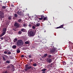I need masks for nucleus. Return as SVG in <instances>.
<instances>
[{
  "label": "nucleus",
  "instance_id": "a18cd8bd",
  "mask_svg": "<svg viewBox=\"0 0 73 73\" xmlns=\"http://www.w3.org/2000/svg\"><path fill=\"white\" fill-rule=\"evenodd\" d=\"M11 6L12 7H14V5H12V4L11 5Z\"/></svg>",
  "mask_w": 73,
  "mask_h": 73
},
{
  "label": "nucleus",
  "instance_id": "c756f323",
  "mask_svg": "<svg viewBox=\"0 0 73 73\" xmlns=\"http://www.w3.org/2000/svg\"><path fill=\"white\" fill-rule=\"evenodd\" d=\"M7 54H11V52H7Z\"/></svg>",
  "mask_w": 73,
  "mask_h": 73
},
{
  "label": "nucleus",
  "instance_id": "e433bc0d",
  "mask_svg": "<svg viewBox=\"0 0 73 73\" xmlns=\"http://www.w3.org/2000/svg\"><path fill=\"white\" fill-rule=\"evenodd\" d=\"M38 19L39 20H42V18H39Z\"/></svg>",
  "mask_w": 73,
  "mask_h": 73
},
{
  "label": "nucleus",
  "instance_id": "aec40b11",
  "mask_svg": "<svg viewBox=\"0 0 73 73\" xmlns=\"http://www.w3.org/2000/svg\"><path fill=\"white\" fill-rule=\"evenodd\" d=\"M47 20V17H45L43 18V20L44 21H45V20Z\"/></svg>",
  "mask_w": 73,
  "mask_h": 73
},
{
  "label": "nucleus",
  "instance_id": "37998d69",
  "mask_svg": "<svg viewBox=\"0 0 73 73\" xmlns=\"http://www.w3.org/2000/svg\"><path fill=\"white\" fill-rule=\"evenodd\" d=\"M25 70V71H27V70H28L27 69V68H26Z\"/></svg>",
  "mask_w": 73,
  "mask_h": 73
},
{
  "label": "nucleus",
  "instance_id": "72a5a7b5",
  "mask_svg": "<svg viewBox=\"0 0 73 73\" xmlns=\"http://www.w3.org/2000/svg\"><path fill=\"white\" fill-rule=\"evenodd\" d=\"M48 57L50 58V57H52V55H50V54H49L48 56Z\"/></svg>",
  "mask_w": 73,
  "mask_h": 73
},
{
  "label": "nucleus",
  "instance_id": "dca6fc26",
  "mask_svg": "<svg viewBox=\"0 0 73 73\" xmlns=\"http://www.w3.org/2000/svg\"><path fill=\"white\" fill-rule=\"evenodd\" d=\"M22 34V32L21 31H19L18 33V34L19 35H21Z\"/></svg>",
  "mask_w": 73,
  "mask_h": 73
},
{
  "label": "nucleus",
  "instance_id": "c03bdc74",
  "mask_svg": "<svg viewBox=\"0 0 73 73\" xmlns=\"http://www.w3.org/2000/svg\"><path fill=\"white\" fill-rule=\"evenodd\" d=\"M29 58H31V55H29Z\"/></svg>",
  "mask_w": 73,
  "mask_h": 73
},
{
  "label": "nucleus",
  "instance_id": "393cba45",
  "mask_svg": "<svg viewBox=\"0 0 73 73\" xmlns=\"http://www.w3.org/2000/svg\"><path fill=\"white\" fill-rule=\"evenodd\" d=\"M40 17L42 18V19L44 18V16L43 15H41L40 16Z\"/></svg>",
  "mask_w": 73,
  "mask_h": 73
},
{
  "label": "nucleus",
  "instance_id": "ddd939ff",
  "mask_svg": "<svg viewBox=\"0 0 73 73\" xmlns=\"http://www.w3.org/2000/svg\"><path fill=\"white\" fill-rule=\"evenodd\" d=\"M18 21L19 23H20V22H23V20L21 19H19L18 20Z\"/></svg>",
  "mask_w": 73,
  "mask_h": 73
},
{
  "label": "nucleus",
  "instance_id": "9d476101",
  "mask_svg": "<svg viewBox=\"0 0 73 73\" xmlns=\"http://www.w3.org/2000/svg\"><path fill=\"white\" fill-rule=\"evenodd\" d=\"M13 64H10L9 66H8L7 67V68H11L12 67H13Z\"/></svg>",
  "mask_w": 73,
  "mask_h": 73
},
{
  "label": "nucleus",
  "instance_id": "2eb2a0df",
  "mask_svg": "<svg viewBox=\"0 0 73 73\" xmlns=\"http://www.w3.org/2000/svg\"><path fill=\"white\" fill-rule=\"evenodd\" d=\"M17 41V39L16 38H15L14 39L13 42H16Z\"/></svg>",
  "mask_w": 73,
  "mask_h": 73
},
{
  "label": "nucleus",
  "instance_id": "4c0bfd02",
  "mask_svg": "<svg viewBox=\"0 0 73 73\" xmlns=\"http://www.w3.org/2000/svg\"><path fill=\"white\" fill-rule=\"evenodd\" d=\"M28 26L29 27H30V28H31V24H29Z\"/></svg>",
  "mask_w": 73,
  "mask_h": 73
},
{
  "label": "nucleus",
  "instance_id": "6ab92c4d",
  "mask_svg": "<svg viewBox=\"0 0 73 73\" xmlns=\"http://www.w3.org/2000/svg\"><path fill=\"white\" fill-rule=\"evenodd\" d=\"M64 27V25H61V26L59 27V28H63Z\"/></svg>",
  "mask_w": 73,
  "mask_h": 73
},
{
  "label": "nucleus",
  "instance_id": "0eeeda50",
  "mask_svg": "<svg viewBox=\"0 0 73 73\" xmlns=\"http://www.w3.org/2000/svg\"><path fill=\"white\" fill-rule=\"evenodd\" d=\"M52 59L49 58H47V62H48L49 64L51 63V62H52Z\"/></svg>",
  "mask_w": 73,
  "mask_h": 73
},
{
  "label": "nucleus",
  "instance_id": "b1692460",
  "mask_svg": "<svg viewBox=\"0 0 73 73\" xmlns=\"http://www.w3.org/2000/svg\"><path fill=\"white\" fill-rule=\"evenodd\" d=\"M66 62H65V61H64L63 62V65H66Z\"/></svg>",
  "mask_w": 73,
  "mask_h": 73
},
{
  "label": "nucleus",
  "instance_id": "3c124183",
  "mask_svg": "<svg viewBox=\"0 0 73 73\" xmlns=\"http://www.w3.org/2000/svg\"><path fill=\"white\" fill-rule=\"evenodd\" d=\"M44 32H45V33L46 32V31H44Z\"/></svg>",
  "mask_w": 73,
  "mask_h": 73
},
{
  "label": "nucleus",
  "instance_id": "4d7b16f0",
  "mask_svg": "<svg viewBox=\"0 0 73 73\" xmlns=\"http://www.w3.org/2000/svg\"><path fill=\"white\" fill-rule=\"evenodd\" d=\"M33 68H32V69H33Z\"/></svg>",
  "mask_w": 73,
  "mask_h": 73
},
{
  "label": "nucleus",
  "instance_id": "6e6d98bb",
  "mask_svg": "<svg viewBox=\"0 0 73 73\" xmlns=\"http://www.w3.org/2000/svg\"><path fill=\"white\" fill-rule=\"evenodd\" d=\"M39 39H40V40H41V39H40V38Z\"/></svg>",
  "mask_w": 73,
  "mask_h": 73
},
{
  "label": "nucleus",
  "instance_id": "7ed1b4c3",
  "mask_svg": "<svg viewBox=\"0 0 73 73\" xmlns=\"http://www.w3.org/2000/svg\"><path fill=\"white\" fill-rule=\"evenodd\" d=\"M4 18V15L3 12L2 11H0V18L1 19L3 18Z\"/></svg>",
  "mask_w": 73,
  "mask_h": 73
},
{
  "label": "nucleus",
  "instance_id": "cd10ccee",
  "mask_svg": "<svg viewBox=\"0 0 73 73\" xmlns=\"http://www.w3.org/2000/svg\"><path fill=\"white\" fill-rule=\"evenodd\" d=\"M25 44H28L29 42L28 41H26L25 42Z\"/></svg>",
  "mask_w": 73,
  "mask_h": 73
},
{
  "label": "nucleus",
  "instance_id": "423d86ee",
  "mask_svg": "<svg viewBox=\"0 0 73 73\" xmlns=\"http://www.w3.org/2000/svg\"><path fill=\"white\" fill-rule=\"evenodd\" d=\"M29 66V65L27 64L25 65V68H26V69H27L28 70V69H30L32 68V66Z\"/></svg>",
  "mask_w": 73,
  "mask_h": 73
},
{
  "label": "nucleus",
  "instance_id": "6e6552de",
  "mask_svg": "<svg viewBox=\"0 0 73 73\" xmlns=\"http://www.w3.org/2000/svg\"><path fill=\"white\" fill-rule=\"evenodd\" d=\"M14 25L15 27H16V28H19V24L17 23H15Z\"/></svg>",
  "mask_w": 73,
  "mask_h": 73
},
{
  "label": "nucleus",
  "instance_id": "79ce46f5",
  "mask_svg": "<svg viewBox=\"0 0 73 73\" xmlns=\"http://www.w3.org/2000/svg\"><path fill=\"white\" fill-rule=\"evenodd\" d=\"M25 26H26V25H25V24H24L23 25V27H25Z\"/></svg>",
  "mask_w": 73,
  "mask_h": 73
},
{
  "label": "nucleus",
  "instance_id": "5fc2aeb1",
  "mask_svg": "<svg viewBox=\"0 0 73 73\" xmlns=\"http://www.w3.org/2000/svg\"><path fill=\"white\" fill-rule=\"evenodd\" d=\"M40 42H41V40L40 41Z\"/></svg>",
  "mask_w": 73,
  "mask_h": 73
},
{
  "label": "nucleus",
  "instance_id": "ea45409f",
  "mask_svg": "<svg viewBox=\"0 0 73 73\" xmlns=\"http://www.w3.org/2000/svg\"><path fill=\"white\" fill-rule=\"evenodd\" d=\"M4 54H7V51H5L4 52Z\"/></svg>",
  "mask_w": 73,
  "mask_h": 73
},
{
  "label": "nucleus",
  "instance_id": "09e8293b",
  "mask_svg": "<svg viewBox=\"0 0 73 73\" xmlns=\"http://www.w3.org/2000/svg\"><path fill=\"white\" fill-rule=\"evenodd\" d=\"M13 30H14L15 31H16V30H15V29H13Z\"/></svg>",
  "mask_w": 73,
  "mask_h": 73
},
{
  "label": "nucleus",
  "instance_id": "9b49d317",
  "mask_svg": "<svg viewBox=\"0 0 73 73\" xmlns=\"http://www.w3.org/2000/svg\"><path fill=\"white\" fill-rule=\"evenodd\" d=\"M41 70L42 72H42V73H46L45 72V71L46 70V69L44 68L43 69H42Z\"/></svg>",
  "mask_w": 73,
  "mask_h": 73
},
{
  "label": "nucleus",
  "instance_id": "4be33fe9",
  "mask_svg": "<svg viewBox=\"0 0 73 73\" xmlns=\"http://www.w3.org/2000/svg\"><path fill=\"white\" fill-rule=\"evenodd\" d=\"M2 57H3V60H4L5 61H6V59L5 58V57H4V56H3Z\"/></svg>",
  "mask_w": 73,
  "mask_h": 73
},
{
  "label": "nucleus",
  "instance_id": "4468645a",
  "mask_svg": "<svg viewBox=\"0 0 73 73\" xmlns=\"http://www.w3.org/2000/svg\"><path fill=\"white\" fill-rule=\"evenodd\" d=\"M16 45H14L12 46V48L13 49H16Z\"/></svg>",
  "mask_w": 73,
  "mask_h": 73
},
{
  "label": "nucleus",
  "instance_id": "5701e85b",
  "mask_svg": "<svg viewBox=\"0 0 73 73\" xmlns=\"http://www.w3.org/2000/svg\"><path fill=\"white\" fill-rule=\"evenodd\" d=\"M14 16L15 17L17 18V16H18V15H17V14H14Z\"/></svg>",
  "mask_w": 73,
  "mask_h": 73
},
{
  "label": "nucleus",
  "instance_id": "2f4dec72",
  "mask_svg": "<svg viewBox=\"0 0 73 73\" xmlns=\"http://www.w3.org/2000/svg\"><path fill=\"white\" fill-rule=\"evenodd\" d=\"M21 58H24V55H22L21 56Z\"/></svg>",
  "mask_w": 73,
  "mask_h": 73
},
{
  "label": "nucleus",
  "instance_id": "603ef678",
  "mask_svg": "<svg viewBox=\"0 0 73 73\" xmlns=\"http://www.w3.org/2000/svg\"><path fill=\"white\" fill-rule=\"evenodd\" d=\"M0 2H2V1H0Z\"/></svg>",
  "mask_w": 73,
  "mask_h": 73
},
{
  "label": "nucleus",
  "instance_id": "864d4df0",
  "mask_svg": "<svg viewBox=\"0 0 73 73\" xmlns=\"http://www.w3.org/2000/svg\"><path fill=\"white\" fill-rule=\"evenodd\" d=\"M50 67H52V65Z\"/></svg>",
  "mask_w": 73,
  "mask_h": 73
},
{
  "label": "nucleus",
  "instance_id": "7c9ffc66",
  "mask_svg": "<svg viewBox=\"0 0 73 73\" xmlns=\"http://www.w3.org/2000/svg\"><path fill=\"white\" fill-rule=\"evenodd\" d=\"M6 63H8V64H9V63L10 62V61H9V60H7L6 61Z\"/></svg>",
  "mask_w": 73,
  "mask_h": 73
},
{
  "label": "nucleus",
  "instance_id": "a878e982",
  "mask_svg": "<svg viewBox=\"0 0 73 73\" xmlns=\"http://www.w3.org/2000/svg\"><path fill=\"white\" fill-rule=\"evenodd\" d=\"M4 57L5 58H8V56L5 55H4Z\"/></svg>",
  "mask_w": 73,
  "mask_h": 73
},
{
  "label": "nucleus",
  "instance_id": "a211bd4d",
  "mask_svg": "<svg viewBox=\"0 0 73 73\" xmlns=\"http://www.w3.org/2000/svg\"><path fill=\"white\" fill-rule=\"evenodd\" d=\"M7 8V6H3L2 7V8L3 9H5Z\"/></svg>",
  "mask_w": 73,
  "mask_h": 73
},
{
  "label": "nucleus",
  "instance_id": "58836bf2",
  "mask_svg": "<svg viewBox=\"0 0 73 73\" xmlns=\"http://www.w3.org/2000/svg\"><path fill=\"white\" fill-rule=\"evenodd\" d=\"M1 40H4V37H1L0 38Z\"/></svg>",
  "mask_w": 73,
  "mask_h": 73
},
{
  "label": "nucleus",
  "instance_id": "f257e3e1",
  "mask_svg": "<svg viewBox=\"0 0 73 73\" xmlns=\"http://www.w3.org/2000/svg\"><path fill=\"white\" fill-rule=\"evenodd\" d=\"M17 45L18 46H20V45H23V44L24 43L23 42V40H18V41L17 42Z\"/></svg>",
  "mask_w": 73,
  "mask_h": 73
},
{
  "label": "nucleus",
  "instance_id": "473e14b6",
  "mask_svg": "<svg viewBox=\"0 0 73 73\" xmlns=\"http://www.w3.org/2000/svg\"><path fill=\"white\" fill-rule=\"evenodd\" d=\"M8 19L9 20H11V17H8Z\"/></svg>",
  "mask_w": 73,
  "mask_h": 73
},
{
  "label": "nucleus",
  "instance_id": "f03ea898",
  "mask_svg": "<svg viewBox=\"0 0 73 73\" xmlns=\"http://www.w3.org/2000/svg\"><path fill=\"white\" fill-rule=\"evenodd\" d=\"M6 31H7V29L6 28H4L3 29V33L1 35H0V37H2V36H4V35L5 34V32H6Z\"/></svg>",
  "mask_w": 73,
  "mask_h": 73
},
{
  "label": "nucleus",
  "instance_id": "39448f33",
  "mask_svg": "<svg viewBox=\"0 0 73 73\" xmlns=\"http://www.w3.org/2000/svg\"><path fill=\"white\" fill-rule=\"evenodd\" d=\"M30 36H34L35 35V33L32 31H31L29 33Z\"/></svg>",
  "mask_w": 73,
  "mask_h": 73
},
{
  "label": "nucleus",
  "instance_id": "f8f14e48",
  "mask_svg": "<svg viewBox=\"0 0 73 73\" xmlns=\"http://www.w3.org/2000/svg\"><path fill=\"white\" fill-rule=\"evenodd\" d=\"M21 31L23 32H25L26 31V30L22 28L21 29Z\"/></svg>",
  "mask_w": 73,
  "mask_h": 73
},
{
  "label": "nucleus",
  "instance_id": "20e7f679",
  "mask_svg": "<svg viewBox=\"0 0 73 73\" xmlns=\"http://www.w3.org/2000/svg\"><path fill=\"white\" fill-rule=\"evenodd\" d=\"M17 13L19 16H24V14L20 10L18 11L17 12Z\"/></svg>",
  "mask_w": 73,
  "mask_h": 73
},
{
  "label": "nucleus",
  "instance_id": "1a4fd4ad",
  "mask_svg": "<svg viewBox=\"0 0 73 73\" xmlns=\"http://www.w3.org/2000/svg\"><path fill=\"white\" fill-rule=\"evenodd\" d=\"M55 50L56 48H53L52 50L51 51V53H55Z\"/></svg>",
  "mask_w": 73,
  "mask_h": 73
},
{
  "label": "nucleus",
  "instance_id": "13d9d810",
  "mask_svg": "<svg viewBox=\"0 0 73 73\" xmlns=\"http://www.w3.org/2000/svg\"><path fill=\"white\" fill-rule=\"evenodd\" d=\"M38 37H39V38H40V37L39 36H38Z\"/></svg>",
  "mask_w": 73,
  "mask_h": 73
},
{
  "label": "nucleus",
  "instance_id": "c9c22d12",
  "mask_svg": "<svg viewBox=\"0 0 73 73\" xmlns=\"http://www.w3.org/2000/svg\"><path fill=\"white\" fill-rule=\"evenodd\" d=\"M30 62H33V60H32V59H31L30 60Z\"/></svg>",
  "mask_w": 73,
  "mask_h": 73
},
{
  "label": "nucleus",
  "instance_id": "412c9836",
  "mask_svg": "<svg viewBox=\"0 0 73 73\" xmlns=\"http://www.w3.org/2000/svg\"><path fill=\"white\" fill-rule=\"evenodd\" d=\"M17 53H19L20 52V50L18 49L17 50Z\"/></svg>",
  "mask_w": 73,
  "mask_h": 73
},
{
  "label": "nucleus",
  "instance_id": "49530a36",
  "mask_svg": "<svg viewBox=\"0 0 73 73\" xmlns=\"http://www.w3.org/2000/svg\"><path fill=\"white\" fill-rule=\"evenodd\" d=\"M42 58H44V57H44V55H43V56H42Z\"/></svg>",
  "mask_w": 73,
  "mask_h": 73
},
{
  "label": "nucleus",
  "instance_id": "a19ab883",
  "mask_svg": "<svg viewBox=\"0 0 73 73\" xmlns=\"http://www.w3.org/2000/svg\"><path fill=\"white\" fill-rule=\"evenodd\" d=\"M4 73H8V71H6L4 72Z\"/></svg>",
  "mask_w": 73,
  "mask_h": 73
},
{
  "label": "nucleus",
  "instance_id": "f3484780",
  "mask_svg": "<svg viewBox=\"0 0 73 73\" xmlns=\"http://www.w3.org/2000/svg\"><path fill=\"white\" fill-rule=\"evenodd\" d=\"M40 25V24L37 23L36 25V27H39Z\"/></svg>",
  "mask_w": 73,
  "mask_h": 73
},
{
  "label": "nucleus",
  "instance_id": "de8ad7c7",
  "mask_svg": "<svg viewBox=\"0 0 73 73\" xmlns=\"http://www.w3.org/2000/svg\"><path fill=\"white\" fill-rule=\"evenodd\" d=\"M58 28H59V27H57L56 28V29H58Z\"/></svg>",
  "mask_w": 73,
  "mask_h": 73
},
{
  "label": "nucleus",
  "instance_id": "8fccbe9b",
  "mask_svg": "<svg viewBox=\"0 0 73 73\" xmlns=\"http://www.w3.org/2000/svg\"><path fill=\"white\" fill-rule=\"evenodd\" d=\"M53 65V64L52 63H51V65Z\"/></svg>",
  "mask_w": 73,
  "mask_h": 73
},
{
  "label": "nucleus",
  "instance_id": "c85d7f7f",
  "mask_svg": "<svg viewBox=\"0 0 73 73\" xmlns=\"http://www.w3.org/2000/svg\"><path fill=\"white\" fill-rule=\"evenodd\" d=\"M33 65L34 66H37V64L36 63H34L33 64Z\"/></svg>",
  "mask_w": 73,
  "mask_h": 73
},
{
  "label": "nucleus",
  "instance_id": "bb28decb",
  "mask_svg": "<svg viewBox=\"0 0 73 73\" xmlns=\"http://www.w3.org/2000/svg\"><path fill=\"white\" fill-rule=\"evenodd\" d=\"M47 54H46L43 55V57H46L47 56Z\"/></svg>",
  "mask_w": 73,
  "mask_h": 73
},
{
  "label": "nucleus",
  "instance_id": "f704fd0d",
  "mask_svg": "<svg viewBox=\"0 0 73 73\" xmlns=\"http://www.w3.org/2000/svg\"><path fill=\"white\" fill-rule=\"evenodd\" d=\"M32 28H33V29H35V28H36V27H35V26H33L32 27Z\"/></svg>",
  "mask_w": 73,
  "mask_h": 73
}]
</instances>
